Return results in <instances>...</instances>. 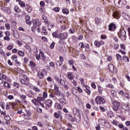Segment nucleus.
<instances>
[{
	"instance_id": "obj_1",
	"label": "nucleus",
	"mask_w": 130,
	"mask_h": 130,
	"mask_svg": "<svg viewBox=\"0 0 130 130\" xmlns=\"http://www.w3.org/2000/svg\"><path fill=\"white\" fill-rule=\"evenodd\" d=\"M40 54L42 57V60L44 63H47L48 62L50 61V58H49V57H46L43 52H40Z\"/></svg>"
},
{
	"instance_id": "obj_2",
	"label": "nucleus",
	"mask_w": 130,
	"mask_h": 130,
	"mask_svg": "<svg viewBox=\"0 0 130 130\" xmlns=\"http://www.w3.org/2000/svg\"><path fill=\"white\" fill-rule=\"evenodd\" d=\"M100 122L101 125L105 126L107 128H110L111 127V125H110V124H109V122L107 120L102 119L100 120Z\"/></svg>"
},
{
	"instance_id": "obj_3",
	"label": "nucleus",
	"mask_w": 130,
	"mask_h": 130,
	"mask_svg": "<svg viewBox=\"0 0 130 130\" xmlns=\"http://www.w3.org/2000/svg\"><path fill=\"white\" fill-rule=\"evenodd\" d=\"M125 34H126L125 30H124V29H122L120 30L119 32L118 36L119 38H120V39H121L122 40H125V37H126Z\"/></svg>"
},
{
	"instance_id": "obj_4",
	"label": "nucleus",
	"mask_w": 130,
	"mask_h": 130,
	"mask_svg": "<svg viewBox=\"0 0 130 130\" xmlns=\"http://www.w3.org/2000/svg\"><path fill=\"white\" fill-rule=\"evenodd\" d=\"M95 101L97 104H103L105 103V100L101 96H96Z\"/></svg>"
},
{
	"instance_id": "obj_5",
	"label": "nucleus",
	"mask_w": 130,
	"mask_h": 130,
	"mask_svg": "<svg viewBox=\"0 0 130 130\" xmlns=\"http://www.w3.org/2000/svg\"><path fill=\"white\" fill-rule=\"evenodd\" d=\"M120 106V103L119 102L115 101L113 103V109L114 111H118L119 109V107Z\"/></svg>"
},
{
	"instance_id": "obj_6",
	"label": "nucleus",
	"mask_w": 130,
	"mask_h": 130,
	"mask_svg": "<svg viewBox=\"0 0 130 130\" xmlns=\"http://www.w3.org/2000/svg\"><path fill=\"white\" fill-rule=\"evenodd\" d=\"M125 5H126V1H125V0H118L116 6L118 7V8H121L122 7H124Z\"/></svg>"
},
{
	"instance_id": "obj_7",
	"label": "nucleus",
	"mask_w": 130,
	"mask_h": 130,
	"mask_svg": "<svg viewBox=\"0 0 130 130\" xmlns=\"http://www.w3.org/2000/svg\"><path fill=\"white\" fill-rule=\"evenodd\" d=\"M68 33L64 32V33H60L58 35V38L60 39V40H62V39L66 40L68 38Z\"/></svg>"
},
{
	"instance_id": "obj_8",
	"label": "nucleus",
	"mask_w": 130,
	"mask_h": 130,
	"mask_svg": "<svg viewBox=\"0 0 130 130\" xmlns=\"http://www.w3.org/2000/svg\"><path fill=\"white\" fill-rule=\"evenodd\" d=\"M108 69L111 73H116V69H115V67L112 64H110L108 66Z\"/></svg>"
},
{
	"instance_id": "obj_9",
	"label": "nucleus",
	"mask_w": 130,
	"mask_h": 130,
	"mask_svg": "<svg viewBox=\"0 0 130 130\" xmlns=\"http://www.w3.org/2000/svg\"><path fill=\"white\" fill-rule=\"evenodd\" d=\"M45 104L47 107L50 108V107L52 106V101L51 100H47L45 102Z\"/></svg>"
},
{
	"instance_id": "obj_10",
	"label": "nucleus",
	"mask_w": 130,
	"mask_h": 130,
	"mask_svg": "<svg viewBox=\"0 0 130 130\" xmlns=\"http://www.w3.org/2000/svg\"><path fill=\"white\" fill-rule=\"evenodd\" d=\"M116 29V26L114 23H111L109 25V30L110 31H114Z\"/></svg>"
},
{
	"instance_id": "obj_11",
	"label": "nucleus",
	"mask_w": 130,
	"mask_h": 130,
	"mask_svg": "<svg viewBox=\"0 0 130 130\" xmlns=\"http://www.w3.org/2000/svg\"><path fill=\"white\" fill-rule=\"evenodd\" d=\"M122 17L124 18V19L127 20V21L130 20V16L124 12L122 13Z\"/></svg>"
},
{
	"instance_id": "obj_12",
	"label": "nucleus",
	"mask_w": 130,
	"mask_h": 130,
	"mask_svg": "<svg viewBox=\"0 0 130 130\" xmlns=\"http://www.w3.org/2000/svg\"><path fill=\"white\" fill-rule=\"evenodd\" d=\"M20 83L22 85H26V86H28V85H29V80H25L24 79H21Z\"/></svg>"
},
{
	"instance_id": "obj_13",
	"label": "nucleus",
	"mask_w": 130,
	"mask_h": 130,
	"mask_svg": "<svg viewBox=\"0 0 130 130\" xmlns=\"http://www.w3.org/2000/svg\"><path fill=\"white\" fill-rule=\"evenodd\" d=\"M58 101L62 105H66V104H67V100H66V99H60L58 100Z\"/></svg>"
},
{
	"instance_id": "obj_14",
	"label": "nucleus",
	"mask_w": 130,
	"mask_h": 130,
	"mask_svg": "<svg viewBox=\"0 0 130 130\" xmlns=\"http://www.w3.org/2000/svg\"><path fill=\"white\" fill-rule=\"evenodd\" d=\"M25 9L26 11L28 12V13H31L32 12V8H31V7H30V5H27L25 6Z\"/></svg>"
},
{
	"instance_id": "obj_15",
	"label": "nucleus",
	"mask_w": 130,
	"mask_h": 130,
	"mask_svg": "<svg viewBox=\"0 0 130 130\" xmlns=\"http://www.w3.org/2000/svg\"><path fill=\"white\" fill-rule=\"evenodd\" d=\"M113 17L117 19H119V18H120V14H119L118 12H115L113 14Z\"/></svg>"
},
{
	"instance_id": "obj_16",
	"label": "nucleus",
	"mask_w": 130,
	"mask_h": 130,
	"mask_svg": "<svg viewBox=\"0 0 130 130\" xmlns=\"http://www.w3.org/2000/svg\"><path fill=\"white\" fill-rule=\"evenodd\" d=\"M122 108L124 109V110H125L126 111H129L130 108L128 106V105H124L122 106Z\"/></svg>"
},
{
	"instance_id": "obj_17",
	"label": "nucleus",
	"mask_w": 130,
	"mask_h": 130,
	"mask_svg": "<svg viewBox=\"0 0 130 130\" xmlns=\"http://www.w3.org/2000/svg\"><path fill=\"white\" fill-rule=\"evenodd\" d=\"M14 12H15V13H20L21 12V9H20V8H19V7H18L17 6H15L14 7Z\"/></svg>"
},
{
	"instance_id": "obj_18",
	"label": "nucleus",
	"mask_w": 130,
	"mask_h": 130,
	"mask_svg": "<svg viewBox=\"0 0 130 130\" xmlns=\"http://www.w3.org/2000/svg\"><path fill=\"white\" fill-rule=\"evenodd\" d=\"M85 91L88 94V95H90L91 94V91L89 90V88H90L88 85H86L85 86Z\"/></svg>"
},
{
	"instance_id": "obj_19",
	"label": "nucleus",
	"mask_w": 130,
	"mask_h": 130,
	"mask_svg": "<svg viewBox=\"0 0 130 130\" xmlns=\"http://www.w3.org/2000/svg\"><path fill=\"white\" fill-rule=\"evenodd\" d=\"M75 100L77 103V104H82V101L81 99L78 97V95H76Z\"/></svg>"
},
{
	"instance_id": "obj_20",
	"label": "nucleus",
	"mask_w": 130,
	"mask_h": 130,
	"mask_svg": "<svg viewBox=\"0 0 130 130\" xmlns=\"http://www.w3.org/2000/svg\"><path fill=\"white\" fill-rule=\"evenodd\" d=\"M71 90H72V92L73 93V94H74V95H75V96H76V94H77V93H78V90L75 88V87H72L71 88Z\"/></svg>"
},
{
	"instance_id": "obj_21",
	"label": "nucleus",
	"mask_w": 130,
	"mask_h": 130,
	"mask_svg": "<svg viewBox=\"0 0 130 130\" xmlns=\"http://www.w3.org/2000/svg\"><path fill=\"white\" fill-rule=\"evenodd\" d=\"M32 23L35 26H39L40 25V21L39 20H34Z\"/></svg>"
},
{
	"instance_id": "obj_22",
	"label": "nucleus",
	"mask_w": 130,
	"mask_h": 130,
	"mask_svg": "<svg viewBox=\"0 0 130 130\" xmlns=\"http://www.w3.org/2000/svg\"><path fill=\"white\" fill-rule=\"evenodd\" d=\"M38 77L39 78V79H43V78L44 77V74L42 73H40L39 72L38 73Z\"/></svg>"
},
{
	"instance_id": "obj_23",
	"label": "nucleus",
	"mask_w": 130,
	"mask_h": 130,
	"mask_svg": "<svg viewBox=\"0 0 130 130\" xmlns=\"http://www.w3.org/2000/svg\"><path fill=\"white\" fill-rule=\"evenodd\" d=\"M116 57L117 60H118V61L121 60L122 58V57L119 54H117L116 55Z\"/></svg>"
},
{
	"instance_id": "obj_24",
	"label": "nucleus",
	"mask_w": 130,
	"mask_h": 130,
	"mask_svg": "<svg viewBox=\"0 0 130 130\" xmlns=\"http://www.w3.org/2000/svg\"><path fill=\"white\" fill-rule=\"evenodd\" d=\"M42 34H44V35H47V31L45 29V27L43 26L42 27Z\"/></svg>"
},
{
	"instance_id": "obj_25",
	"label": "nucleus",
	"mask_w": 130,
	"mask_h": 130,
	"mask_svg": "<svg viewBox=\"0 0 130 130\" xmlns=\"http://www.w3.org/2000/svg\"><path fill=\"white\" fill-rule=\"evenodd\" d=\"M4 86L6 88H7V89H9V88H10V83L7 81H5L4 83Z\"/></svg>"
},
{
	"instance_id": "obj_26",
	"label": "nucleus",
	"mask_w": 130,
	"mask_h": 130,
	"mask_svg": "<svg viewBox=\"0 0 130 130\" xmlns=\"http://www.w3.org/2000/svg\"><path fill=\"white\" fill-rule=\"evenodd\" d=\"M58 83H59L61 86H64V85H66V81H64V80L62 79H60V80H59Z\"/></svg>"
},
{
	"instance_id": "obj_27",
	"label": "nucleus",
	"mask_w": 130,
	"mask_h": 130,
	"mask_svg": "<svg viewBox=\"0 0 130 130\" xmlns=\"http://www.w3.org/2000/svg\"><path fill=\"white\" fill-rule=\"evenodd\" d=\"M73 113L75 115H77V114H79V110L78 109L74 108L73 109Z\"/></svg>"
},
{
	"instance_id": "obj_28",
	"label": "nucleus",
	"mask_w": 130,
	"mask_h": 130,
	"mask_svg": "<svg viewBox=\"0 0 130 130\" xmlns=\"http://www.w3.org/2000/svg\"><path fill=\"white\" fill-rule=\"evenodd\" d=\"M31 102L35 104V105L37 106L38 105V101L36 99H34L31 100Z\"/></svg>"
},
{
	"instance_id": "obj_29",
	"label": "nucleus",
	"mask_w": 130,
	"mask_h": 130,
	"mask_svg": "<svg viewBox=\"0 0 130 130\" xmlns=\"http://www.w3.org/2000/svg\"><path fill=\"white\" fill-rule=\"evenodd\" d=\"M66 116L67 119H69V120H72L73 119V116L70 114H67Z\"/></svg>"
},
{
	"instance_id": "obj_30",
	"label": "nucleus",
	"mask_w": 130,
	"mask_h": 130,
	"mask_svg": "<svg viewBox=\"0 0 130 130\" xmlns=\"http://www.w3.org/2000/svg\"><path fill=\"white\" fill-rule=\"evenodd\" d=\"M95 23L96 25H99L101 23V19L100 18H95Z\"/></svg>"
},
{
	"instance_id": "obj_31",
	"label": "nucleus",
	"mask_w": 130,
	"mask_h": 130,
	"mask_svg": "<svg viewBox=\"0 0 130 130\" xmlns=\"http://www.w3.org/2000/svg\"><path fill=\"white\" fill-rule=\"evenodd\" d=\"M18 54L20 56H22V57L25 55V53L23 51L19 50L18 51Z\"/></svg>"
},
{
	"instance_id": "obj_32",
	"label": "nucleus",
	"mask_w": 130,
	"mask_h": 130,
	"mask_svg": "<svg viewBox=\"0 0 130 130\" xmlns=\"http://www.w3.org/2000/svg\"><path fill=\"white\" fill-rule=\"evenodd\" d=\"M58 34L57 32H54L52 33V36L54 38H58Z\"/></svg>"
},
{
	"instance_id": "obj_33",
	"label": "nucleus",
	"mask_w": 130,
	"mask_h": 130,
	"mask_svg": "<svg viewBox=\"0 0 130 130\" xmlns=\"http://www.w3.org/2000/svg\"><path fill=\"white\" fill-rule=\"evenodd\" d=\"M62 13L63 14H66V15H68L69 13V10H68L67 8H64L62 9Z\"/></svg>"
},
{
	"instance_id": "obj_34",
	"label": "nucleus",
	"mask_w": 130,
	"mask_h": 130,
	"mask_svg": "<svg viewBox=\"0 0 130 130\" xmlns=\"http://www.w3.org/2000/svg\"><path fill=\"white\" fill-rule=\"evenodd\" d=\"M122 60L125 62L127 61V62H128V61H129V59H128V57H126V56L122 57Z\"/></svg>"
},
{
	"instance_id": "obj_35",
	"label": "nucleus",
	"mask_w": 130,
	"mask_h": 130,
	"mask_svg": "<svg viewBox=\"0 0 130 130\" xmlns=\"http://www.w3.org/2000/svg\"><path fill=\"white\" fill-rule=\"evenodd\" d=\"M94 45L96 47H100V43L98 41H94Z\"/></svg>"
},
{
	"instance_id": "obj_36",
	"label": "nucleus",
	"mask_w": 130,
	"mask_h": 130,
	"mask_svg": "<svg viewBox=\"0 0 130 130\" xmlns=\"http://www.w3.org/2000/svg\"><path fill=\"white\" fill-rule=\"evenodd\" d=\"M19 5L20 7H22V8H24V7H25V3L24 2L19 1Z\"/></svg>"
},
{
	"instance_id": "obj_37",
	"label": "nucleus",
	"mask_w": 130,
	"mask_h": 130,
	"mask_svg": "<svg viewBox=\"0 0 130 130\" xmlns=\"http://www.w3.org/2000/svg\"><path fill=\"white\" fill-rule=\"evenodd\" d=\"M5 27L7 30H10V29H11V26L10 25V24H9V23L5 24Z\"/></svg>"
},
{
	"instance_id": "obj_38",
	"label": "nucleus",
	"mask_w": 130,
	"mask_h": 130,
	"mask_svg": "<svg viewBox=\"0 0 130 130\" xmlns=\"http://www.w3.org/2000/svg\"><path fill=\"white\" fill-rule=\"evenodd\" d=\"M56 66H59L60 67V66H61V64H62V62L61 61L56 60Z\"/></svg>"
},
{
	"instance_id": "obj_39",
	"label": "nucleus",
	"mask_w": 130,
	"mask_h": 130,
	"mask_svg": "<svg viewBox=\"0 0 130 130\" xmlns=\"http://www.w3.org/2000/svg\"><path fill=\"white\" fill-rule=\"evenodd\" d=\"M18 30H19V31H20V32H21V33H23V34H24V32H25V29H24V28H23V27H21V26H20V27L18 28Z\"/></svg>"
},
{
	"instance_id": "obj_40",
	"label": "nucleus",
	"mask_w": 130,
	"mask_h": 130,
	"mask_svg": "<svg viewBox=\"0 0 130 130\" xmlns=\"http://www.w3.org/2000/svg\"><path fill=\"white\" fill-rule=\"evenodd\" d=\"M83 124L86 128H88V127H89V125L88 124V122H87V121H84L83 122Z\"/></svg>"
},
{
	"instance_id": "obj_41",
	"label": "nucleus",
	"mask_w": 130,
	"mask_h": 130,
	"mask_svg": "<svg viewBox=\"0 0 130 130\" xmlns=\"http://www.w3.org/2000/svg\"><path fill=\"white\" fill-rule=\"evenodd\" d=\"M29 64L32 67V68H35L36 67V64L33 61H29Z\"/></svg>"
},
{
	"instance_id": "obj_42",
	"label": "nucleus",
	"mask_w": 130,
	"mask_h": 130,
	"mask_svg": "<svg viewBox=\"0 0 130 130\" xmlns=\"http://www.w3.org/2000/svg\"><path fill=\"white\" fill-rule=\"evenodd\" d=\"M59 51L61 52V53H64V50H63V48L62 47H60L58 48Z\"/></svg>"
},
{
	"instance_id": "obj_43",
	"label": "nucleus",
	"mask_w": 130,
	"mask_h": 130,
	"mask_svg": "<svg viewBox=\"0 0 130 130\" xmlns=\"http://www.w3.org/2000/svg\"><path fill=\"white\" fill-rule=\"evenodd\" d=\"M98 91H99V94H102V88L101 87V86L100 85L98 86Z\"/></svg>"
},
{
	"instance_id": "obj_44",
	"label": "nucleus",
	"mask_w": 130,
	"mask_h": 130,
	"mask_svg": "<svg viewBox=\"0 0 130 130\" xmlns=\"http://www.w3.org/2000/svg\"><path fill=\"white\" fill-rule=\"evenodd\" d=\"M68 76V78L70 80H73V79H74V76H73V74H72V73H69Z\"/></svg>"
},
{
	"instance_id": "obj_45",
	"label": "nucleus",
	"mask_w": 130,
	"mask_h": 130,
	"mask_svg": "<svg viewBox=\"0 0 130 130\" xmlns=\"http://www.w3.org/2000/svg\"><path fill=\"white\" fill-rule=\"evenodd\" d=\"M50 67H51L52 68H55V64H54V62L51 61L49 63Z\"/></svg>"
},
{
	"instance_id": "obj_46",
	"label": "nucleus",
	"mask_w": 130,
	"mask_h": 130,
	"mask_svg": "<svg viewBox=\"0 0 130 130\" xmlns=\"http://www.w3.org/2000/svg\"><path fill=\"white\" fill-rule=\"evenodd\" d=\"M53 10L56 13H58L59 12V10H60V9H59V8H58V7H55Z\"/></svg>"
},
{
	"instance_id": "obj_47",
	"label": "nucleus",
	"mask_w": 130,
	"mask_h": 130,
	"mask_svg": "<svg viewBox=\"0 0 130 130\" xmlns=\"http://www.w3.org/2000/svg\"><path fill=\"white\" fill-rule=\"evenodd\" d=\"M76 32V30L74 28H70L69 29V33H71V34H74Z\"/></svg>"
},
{
	"instance_id": "obj_48",
	"label": "nucleus",
	"mask_w": 130,
	"mask_h": 130,
	"mask_svg": "<svg viewBox=\"0 0 130 130\" xmlns=\"http://www.w3.org/2000/svg\"><path fill=\"white\" fill-rule=\"evenodd\" d=\"M79 45L80 47V48H85V45H84V43H80Z\"/></svg>"
},
{
	"instance_id": "obj_49",
	"label": "nucleus",
	"mask_w": 130,
	"mask_h": 130,
	"mask_svg": "<svg viewBox=\"0 0 130 130\" xmlns=\"http://www.w3.org/2000/svg\"><path fill=\"white\" fill-rule=\"evenodd\" d=\"M60 115V114H58L57 113H55L54 116L55 117V118H59V116Z\"/></svg>"
},
{
	"instance_id": "obj_50",
	"label": "nucleus",
	"mask_w": 130,
	"mask_h": 130,
	"mask_svg": "<svg viewBox=\"0 0 130 130\" xmlns=\"http://www.w3.org/2000/svg\"><path fill=\"white\" fill-rule=\"evenodd\" d=\"M68 64L70 66H73L74 64V61L73 60H69L68 61Z\"/></svg>"
},
{
	"instance_id": "obj_51",
	"label": "nucleus",
	"mask_w": 130,
	"mask_h": 130,
	"mask_svg": "<svg viewBox=\"0 0 130 130\" xmlns=\"http://www.w3.org/2000/svg\"><path fill=\"white\" fill-rule=\"evenodd\" d=\"M17 56L16 55H13L11 57V59H13V60H15V61H17Z\"/></svg>"
},
{
	"instance_id": "obj_52",
	"label": "nucleus",
	"mask_w": 130,
	"mask_h": 130,
	"mask_svg": "<svg viewBox=\"0 0 130 130\" xmlns=\"http://www.w3.org/2000/svg\"><path fill=\"white\" fill-rule=\"evenodd\" d=\"M106 87L107 88H114V86L112 85V84H106Z\"/></svg>"
},
{
	"instance_id": "obj_53",
	"label": "nucleus",
	"mask_w": 130,
	"mask_h": 130,
	"mask_svg": "<svg viewBox=\"0 0 130 130\" xmlns=\"http://www.w3.org/2000/svg\"><path fill=\"white\" fill-rule=\"evenodd\" d=\"M4 40H7V41H10V40H11L10 37L8 36L4 37Z\"/></svg>"
},
{
	"instance_id": "obj_54",
	"label": "nucleus",
	"mask_w": 130,
	"mask_h": 130,
	"mask_svg": "<svg viewBox=\"0 0 130 130\" xmlns=\"http://www.w3.org/2000/svg\"><path fill=\"white\" fill-rule=\"evenodd\" d=\"M113 124L114 125H118V121H116L115 120H113L112 122Z\"/></svg>"
},
{
	"instance_id": "obj_55",
	"label": "nucleus",
	"mask_w": 130,
	"mask_h": 130,
	"mask_svg": "<svg viewBox=\"0 0 130 130\" xmlns=\"http://www.w3.org/2000/svg\"><path fill=\"white\" fill-rule=\"evenodd\" d=\"M25 47L26 49H27V50H28V51H30V50H31V47H30V46H29V45H26Z\"/></svg>"
},
{
	"instance_id": "obj_56",
	"label": "nucleus",
	"mask_w": 130,
	"mask_h": 130,
	"mask_svg": "<svg viewBox=\"0 0 130 130\" xmlns=\"http://www.w3.org/2000/svg\"><path fill=\"white\" fill-rule=\"evenodd\" d=\"M54 45L55 43L54 42H52L50 45V47L51 49H53L54 48Z\"/></svg>"
},
{
	"instance_id": "obj_57",
	"label": "nucleus",
	"mask_w": 130,
	"mask_h": 130,
	"mask_svg": "<svg viewBox=\"0 0 130 130\" xmlns=\"http://www.w3.org/2000/svg\"><path fill=\"white\" fill-rule=\"evenodd\" d=\"M91 87H92V88H93V89H96V84H95L94 82L91 83Z\"/></svg>"
},
{
	"instance_id": "obj_58",
	"label": "nucleus",
	"mask_w": 130,
	"mask_h": 130,
	"mask_svg": "<svg viewBox=\"0 0 130 130\" xmlns=\"http://www.w3.org/2000/svg\"><path fill=\"white\" fill-rule=\"evenodd\" d=\"M43 97L44 98H47V92L45 91L43 92Z\"/></svg>"
},
{
	"instance_id": "obj_59",
	"label": "nucleus",
	"mask_w": 130,
	"mask_h": 130,
	"mask_svg": "<svg viewBox=\"0 0 130 130\" xmlns=\"http://www.w3.org/2000/svg\"><path fill=\"white\" fill-rule=\"evenodd\" d=\"M5 120L9 121L11 119V117L9 116L6 115L5 116Z\"/></svg>"
},
{
	"instance_id": "obj_60",
	"label": "nucleus",
	"mask_w": 130,
	"mask_h": 130,
	"mask_svg": "<svg viewBox=\"0 0 130 130\" xmlns=\"http://www.w3.org/2000/svg\"><path fill=\"white\" fill-rule=\"evenodd\" d=\"M12 48H14V46L13 45H9L7 47L8 50H12Z\"/></svg>"
},
{
	"instance_id": "obj_61",
	"label": "nucleus",
	"mask_w": 130,
	"mask_h": 130,
	"mask_svg": "<svg viewBox=\"0 0 130 130\" xmlns=\"http://www.w3.org/2000/svg\"><path fill=\"white\" fill-rule=\"evenodd\" d=\"M124 96L126 98H127V99H129L130 98V96H129V94L127 93H124Z\"/></svg>"
},
{
	"instance_id": "obj_62",
	"label": "nucleus",
	"mask_w": 130,
	"mask_h": 130,
	"mask_svg": "<svg viewBox=\"0 0 130 130\" xmlns=\"http://www.w3.org/2000/svg\"><path fill=\"white\" fill-rule=\"evenodd\" d=\"M40 5L41 7H44L45 6V3L43 1H41Z\"/></svg>"
},
{
	"instance_id": "obj_63",
	"label": "nucleus",
	"mask_w": 130,
	"mask_h": 130,
	"mask_svg": "<svg viewBox=\"0 0 130 130\" xmlns=\"http://www.w3.org/2000/svg\"><path fill=\"white\" fill-rule=\"evenodd\" d=\"M119 47V45L118 44H115L114 46V49H117Z\"/></svg>"
},
{
	"instance_id": "obj_64",
	"label": "nucleus",
	"mask_w": 130,
	"mask_h": 130,
	"mask_svg": "<svg viewBox=\"0 0 130 130\" xmlns=\"http://www.w3.org/2000/svg\"><path fill=\"white\" fill-rule=\"evenodd\" d=\"M125 125H126V126H129V125H130V121H126L125 122Z\"/></svg>"
}]
</instances>
